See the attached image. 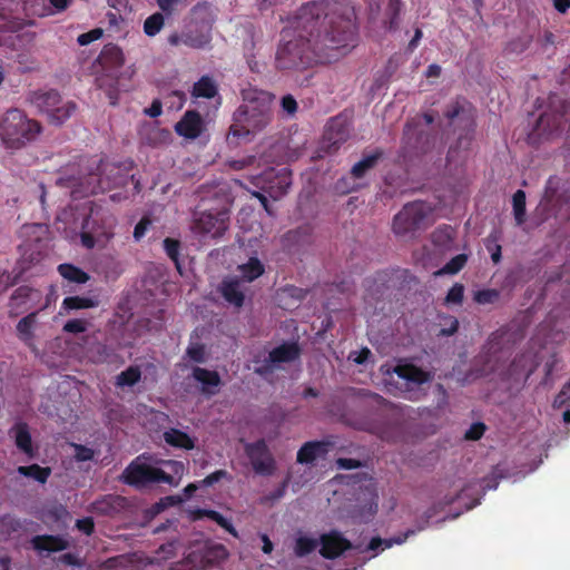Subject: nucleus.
<instances>
[{"mask_svg": "<svg viewBox=\"0 0 570 570\" xmlns=\"http://www.w3.org/2000/svg\"><path fill=\"white\" fill-rule=\"evenodd\" d=\"M355 11L346 0H313L302 4L281 32L275 52L279 71H305L338 58L355 39Z\"/></svg>", "mask_w": 570, "mask_h": 570, "instance_id": "nucleus-1", "label": "nucleus"}, {"mask_svg": "<svg viewBox=\"0 0 570 570\" xmlns=\"http://www.w3.org/2000/svg\"><path fill=\"white\" fill-rule=\"evenodd\" d=\"M273 99L274 96L264 90L244 91L243 104L233 114L228 138L238 140L265 129L274 117Z\"/></svg>", "mask_w": 570, "mask_h": 570, "instance_id": "nucleus-2", "label": "nucleus"}, {"mask_svg": "<svg viewBox=\"0 0 570 570\" xmlns=\"http://www.w3.org/2000/svg\"><path fill=\"white\" fill-rule=\"evenodd\" d=\"M193 20L185 26L184 30L173 32L167 41L173 47L184 45L191 49H203L212 41V28L214 17L209 4L197 3L191 9Z\"/></svg>", "mask_w": 570, "mask_h": 570, "instance_id": "nucleus-3", "label": "nucleus"}, {"mask_svg": "<svg viewBox=\"0 0 570 570\" xmlns=\"http://www.w3.org/2000/svg\"><path fill=\"white\" fill-rule=\"evenodd\" d=\"M41 126L38 121L29 119L19 109L8 110L0 126L1 138L10 149H20L36 139Z\"/></svg>", "mask_w": 570, "mask_h": 570, "instance_id": "nucleus-4", "label": "nucleus"}, {"mask_svg": "<svg viewBox=\"0 0 570 570\" xmlns=\"http://www.w3.org/2000/svg\"><path fill=\"white\" fill-rule=\"evenodd\" d=\"M252 184L259 189L258 191H253V196L271 214L266 194L273 199L283 197L292 185V171L286 167L281 169L267 168L262 174L254 176Z\"/></svg>", "mask_w": 570, "mask_h": 570, "instance_id": "nucleus-5", "label": "nucleus"}, {"mask_svg": "<svg viewBox=\"0 0 570 570\" xmlns=\"http://www.w3.org/2000/svg\"><path fill=\"white\" fill-rule=\"evenodd\" d=\"M98 61L104 70L110 75L108 77L101 76L97 78V86L105 89L110 105L115 106L118 102V73L125 63V56L121 48L115 43H107L104 46Z\"/></svg>", "mask_w": 570, "mask_h": 570, "instance_id": "nucleus-6", "label": "nucleus"}, {"mask_svg": "<svg viewBox=\"0 0 570 570\" xmlns=\"http://www.w3.org/2000/svg\"><path fill=\"white\" fill-rule=\"evenodd\" d=\"M115 218L104 212H94L81 224V245L88 249L105 246L114 237Z\"/></svg>", "mask_w": 570, "mask_h": 570, "instance_id": "nucleus-7", "label": "nucleus"}, {"mask_svg": "<svg viewBox=\"0 0 570 570\" xmlns=\"http://www.w3.org/2000/svg\"><path fill=\"white\" fill-rule=\"evenodd\" d=\"M122 480L126 484L137 489H144L150 484L166 483L177 485L174 475L168 474L160 468L146 463H139L138 459L129 463L122 472Z\"/></svg>", "mask_w": 570, "mask_h": 570, "instance_id": "nucleus-8", "label": "nucleus"}, {"mask_svg": "<svg viewBox=\"0 0 570 570\" xmlns=\"http://www.w3.org/2000/svg\"><path fill=\"white\" fill-rule=\"evenodd\" d=\"M299 355L301 348L296 342L283 343L273 348L264 360H262L259 355L254 356L253 362L257 364L254 367V373L266 377L274 372L278 364L294 362Z\"/></svg>", "mask_w": 570, "mask_h": 570, "instance_id": "nucleus-9", "label": "nucleus"}, {"mask_svg": "<svg viewBox=\"0 0 570 570\" xmlns=\"http://www.w3.org/2000/svg\"><path fill=\"white\" fill-rule=\"evenodd\" d=\"M429 207L423 202H412L394 216L393 232L397 236H406L416 232L426 218Z\"/></svg>", "mask_w": 570, "mask_h": 570, "instance_id": "nucleus-10", "label": "nucleus"}, {"mask_svg": "<svg viewBox=\"0 0 570 570\" xmlns=\"http://www.w3.org/2000/svg\"><path fill=\"white\" fill-rule=\"evenodd\" d=\"M227 549L220 543L204 544L188 553L185 566L190 570H206L227 558Z\"/></svg>", "mask_w": 570, "mask_h": 570, "instance_id": "nucleus-11", "label": "nucleus"}, {"mask_svg": "<svg viewBox=\"0 0 570 570\" xmlns=\"http://www.w3.org/2000/svg\"><path fill=\"white\" fill-rule=\"evenodd\" d=\"M245 453L257 474L272 475L275 472L276 462L264 439L247 443Z\"/></svg>", "mask_w": 570, "mask_h": 570, "instance_id": "nucleus-12", "label": "nucleus"}, {"mask_svg": "<svg viewBox=\"0 0 570 570\" xmlns=\"http://www.w3.org/2000/svg\"><path fill=\"white\" fill-rule=\"evenodd\" d=\"M228 222L229 216L226 210H219L216 213L204 212L195 218L193 229L195 233L217 238L223 236L227 230Z\"/></svg>", "mask_w": 570, "mask_h": 570, "instance_id": "nucleus-13", "label": "nucleus"}, {"mask_svg": "<svg viewBox=\"0 0 570 570\" xmlns=\"http://www.w3.org/2000/svg\"><path fill=\"white\" fill-rule=\"evenodd\" d=\"M42 297L39 289L27 285L18 287L11 295L9 302L10 315L18 316L38 306Z\"/></svg>", "mask_w": 570, "mask_h": 570, "instance_id": "nucleus-14", "label": "nucleus"}, {"mask_svg": "<svg viewBox=\"0 0 570 570\" xmlns=\"http://www.w3.org/2000/svg\"><path fill=\"white\" fill-rule=\"evenodd\" d=\"M318 544H321L320 554L328 560L336 559L353 548L351 541L336 530L323 533L320 537Z\"/></svg>", "mask_w": 570, "mask_h": 570, "instance_id": "nucleus-15", "label": "nucleus"}, {"mask_svg": "<svg viewBox=\"0 0 570 570\" xmlns=\"http://www.w3.org/2000/svg\"><path fill=\"white\" fill-rule=\"evenodd\" d=\"M350 137V128L346 119L341 116L333 117L325 127L323 142L326 145L327 151L334 153Z\"/></svg>", "mask_w": 570, "mask_h": 570, "instance_id": "nucleus-16", "label": "nucleus"}, {"mask_svg": "<svg viewBox=\"0 0 570 570\" xmlns=\"http://www.w3.org/2000/svg\"><path fill=\"white\" fill-rule=\"evenodd\" d=\"M365 431L376 435L379 439L390 443H397L403 439V424L396 421L382 419L366 423Z\"/></svg>", "mask_w": 570, "mask_h": 570, "instance_id": "nucleus-17", "label": "nucleus"}, {"mask_svg": "<svg viewBox=\"0 0 570 570\" xmlns=\"http://www.w3.org/2000/svg\"><path fill=\"white\" fill-rule=\"evenodd\" d=\"M444 116L451 122H453L456 118H460L465 122L468 130L464 135H461L458 138V146L468 148L473 139L474 134V121L472 116L466 112L464 106L459 100H455L448 106L446 110L444 111Z\"/></svg>", "mask_w": 570, "mask_h": 570, "instance_id": "nucleus-18", "label": "nucleus"}, {"mask_svg": "<svg viewBox=\"0 0 570 570\" xmlns=\"http://www.w3.org/2000/svg\"><path fill=\"white\" fill-rule=\"evenodd\" d=\"M176 132L187 139L198 138L204 130V120L196 110H187L175 125Z\"/></svg>", "mask_w": 570, "mask_h": 570, "instance_id": "nucleus-19", "label": "nucleus"}, {"mask_svg": "<svg viewBox=\"0 0 570 570\" xmlns=\"http://www.w3.org/2000/svg\"><path fill=\"white\" fill-rule=\"evenodd\" d=\"M9 435L14 439L16 446L29 459L37 456V450L32 444L29 425L26 422H17L9 430Z\"/></svg>", "mask_w": 570, "mask_h": 570, "instance_id": "nucleus-20", "label": "nucleus"}, {"mask_svg": "<svg viewBox=\"0 0 570 570\" xmlns=\"http://www.w3.org/2000/svg\"><path fill=\"white\" fill-rule=\"evenodd\" d=\"M429 135L419 129V122L415 119L406 121L403 129V142L415 150L416 153H424L426 150L423 139H428Z\"/></svg>", "mask_w": 570, "mask_h": 570, "instance_id": "nucleus-21", "label": "nucleus"}, {"mask_svg": "<svg viewBox=\"0 0 570 570\" xmlns=\"http://www.w3.org/2000/svg\"><path fill=\"white\" fill-rule=\"evenodd\" d=\"M35 550L41 552H59L69 548V542L61 535L40 534L31 539Z\"/></svg>", "mask_w": 570, "mask_h": 570, "instance_id": "nucleus-22", "label": "nucleus"}, {"mask_svg": "<svg viewBox=\"0 0 570 570\" xmlns=\"http://www.w3.org/2000/svg\"><path fill=\"white\" fill-rule=\"evenodd\" d=\"M31 102L45 114H49L53 110L55 106L61 102L60 94L55 89L38 90L32 92Z\"/></svg>", "mask_w": 570, "mask_h": 570, "instance_id": "nucleus-23", "label": "nucleus"}, {"mask_svg": "<svg viewBox=\"0 0 570 570\" xmlns=\"http://www.w3.org/2000/svg\"><path fill=\"white\" fill-rule=\"evenodd\" d=\"M190 519L193 521H198L204 518H208L212 521L216 522L220 528L226 530L228 533L233 534L234 537H237V531L232 524L229 520H227L223 514L215 510L209 509H194L189 512Z\"/></svg>", "mask_w": 570, "mask_h": 570, "instance_id": "nucleus-24", "label": "nucleus"}, {"mask_svg": "<svg viewBox=\"0 0 570 570\" xmlns=\"http://www.w3.org/2000/svg\"><path fill=\"white\" fill-rule=\"evenodd\" d=\"M222 296L229 304L242 307L245 301V295L240 291V283L238 278L225 279L220 285Z\"/></svg>", "mask_w": 570, "mask_h": 570, "instance_id": "nucleus-25", "label": "nucleus"}, {"mask_svg": "<svg viewBox=\"0 0 570 570\" xmlns=\"http://www.w3.org/2000/svg\"><path fill=\"white\" fill-rule=\"evenodd\" d=\"M37 315H38V312L29 313L28 315L22 317L16 326L17 336L19 337L20 341H22L29 347H33V340H35L33 330L37 324Z\"/></svg>", "mask_w": 570, "mask_h": 570, "instance_id": "nucleus-26", "label": "nucleus"}, {"mask_svg": "<svg viewBox=\"0 0 570 570\" xmlns=\"http://www.w3.org/2000/svg\"><path fill=\"white\" fill-rule=\"evenodd\" d=\"M326 452V443L309 441L304 443L297 452L296 460L301 464L313 463L321 454Z\"/></svg>", "mask_w": 570, "mask_h": 570, "instance_id": "nucleus-27", "label": "nucleus"}, {"mask_svg": "<svg viewBox=\"0 0 570 570\" xmlns=\"http://www.w3.org/2000/svg\"><path fill=\"white\" fill-rule=\"evenodd\" d=\"M163 438L164 441L173 448L184 450H193L195 448L194 439L186 432L175 428L166 430L163 434Z\"/></svg>", "mask_w": 570, "mask_h": 570, "instance_id": "nucleus-28", "label": "nucleus"}, {"mask_svg": "<svg viewBox=\"0 0 570 570\" xmlns=\"http://www.w3.org/2000/svg\"><path fill=\"white\" fill-rule=\"evenodd\" d=\"M400 379L406 380L415 384H423L431 380L429 372H425L421 367L413 364L397 365L394 370Z\"/></svg>", "mask_w": 570, "mask_h": 570, "instance_id": "nucleus-29", "label": "nucleus"}, {"mask_svg": "<svg viewBox=\"0 0 570 570\" xmlns=\"http://www.w3.org/2000/svg\"><path fill=\"white\" fill-rule=\"evenodd\" d=\"M194 98L212 99L218 96V86L216 81L209 76H202L190 90Z\"/></svg>", "mask_w": 570, "mask_h": 570, "instance_id": "nucleus-30", "label": "nucleus"}, {"mask_svg": "<svg viewBox=\"0 0 570 570\" xmlns=\"http://www.w3.org/2000/svg\"><path fill=\"white\" fill-rule=\"evenodd\" d=\"M191 376L203 385L204 393H215L209 387H218L222 384L220 376L217 371H210L204 367L195 366Z\"/></svg>", "mask_w": 570, "mask_h": 570, "instance_id": "nucleus-31", "label": "nucleus"}, {"mask_svg": "<svg viewBox=\"0 0 570 570\" xmlns=\"http://www.w3.org/2000/svg\"><path fill=\"white\" fill-rule=\"evenodd\" d=\"M383 157L382 149H375L373 153L363 155L362 159L354 164L351 169V175L353 178L360 179L365 176V174L374 168L380 159Z\"/></svg>", "mask_w": 570, "mask_h": 570, "instance_id": "nucleus-32", "label": "nucleus"}, {"mask_svg": "<svg viewBox=\"0 0 570 570\" xmlns=\"http://www.w3.org/2000/svg\"><path fill=\"white\" fill-rule=\"evenodd\" d=\"M122 183V176L115 177L112 181H109L107 178H104L96 174H91L88 177V185L86 186L85 193L92 195L104 193L107 189H110L111 187L121 185Z\"/></svg>", "mask_w": 570, "mask_h": 570, "instance_id": "nucleus-33", "label": "nucleus"}, {"mask_svg": "<svg viewBox=\"0 0 570 570\" xmlns=\"http://www.w3.org/2000/svg\"><path fill=\"white\" fill-rule=\"evenodd\" d=\"M455 230L450 225L439 226L431 235V240L441 250L451 249L454 242Z\"/></svg>", "mask_w": 570, "mask_h": 570, "instance_id": "nucleus-34", "label": "nucleus"}, {"mask_svg": "<svg viewBox=\"0 0 570 570\" xmlns=\"http://www.w3.org/2000/svg\"><path fill=\"white\" fill-rule=\"evenodd\" d=\"M238 272L243 281L250 283L265 273V266L257 257H250L247 263L238 266Z\"/></svg>", "mask_w": 570, "mask_h": 570, "instance_id": "nucleus-35", "label": "nucleus"}, {"mask_svg": "<svg viewBox=\"0 0 570 570\" xmlns=\"http://www.w3.org/2000/svg\"><path fill=\"white\" fill-rule=\"evenodd\" d=\"M76 108L77 106L73 101L60 102L48 114V120L50 124L59 126L71 117Z\"/></svg>", "mask_w": 570, "mask_h": 570, "instance_id": "nucleus-36", "label": "nucleus"}, {"mask_svg": "<svg viewBox=\"0 0 570 570\" xmlns=\"http://www.w3.org/2000/svg\"><path fill=\"white\" fill-rule=\"evenodd\" d=\"M58 272L70 283L85 284L89 281V275L73 264L63 263L58 266Z\"/></svg>", "mask_w": 570, "mask_h": 570, "instance_id": "nucleus-37", "label": "nucleus"}, {"mask_svg": "<svg viewBox=\"0 0 570 570\" xmlns=\"http://www.w3.org/2000/svg\"><path fill=\"white\" fill-rule=\"evenodd\" d=\"M17 472L23 476L32 478L41 484H45L51 474V469L42 468L39 464L20 465Z\"/></svg>", "mask_w": 570, "mask_h": 570, "instance_id": "nucleus-38", "label": "nucleus"}, {"mask_svg": "<svg viewBox=\"0 0 570 570\" xmlns=\"http://www.w3.org/2000/svg\"><path fill=\"white\" fill-rule=\"evenodd\" d=\"M414 533V530H407L406 532L390 539H381L380 537H374L371 539L367 546V550L375 551L380 547L391 548L393 547V544H401L405 542V540Z\"/></svg>", "mask_w": 570, "mask_h": 570, "instance_id": "nucleus-39", "label": "nucleus"}, {"mask_svg": "<svg viewBox=\"0 0 570 570\" xmlns=\"http://www.w3.org/2000/svg\"><path fill=\"white\" fill-rule=\"evenodd\" d=\"M98 305V301L91 297H82V296H68L63 298L61 308L71 311V309H85L91 308Z\"/></svg>", "mask_w": 570, "mask_h": 570, "instance_id": "nucleus-40", "label": "nucleus"}, {"mask_svg": "<svg viewBox=\"0 0 570 570\" xmlns=\"http://www.w3.org/2000/svg\"><path fill=\"white\" fill-rule=\"evenodd\" d=\"M165 17L161 12H154L144 21V32L148 37L157 36L165 26Z\"/></svg>", "mask_w": 570, "mask_h": 570, "instance_id": "nucleus-41", "label": "nucleus"}, {"mask_svg": "<svg viewBox=\"0 0 570 570\" xmlns=\"http://www.w3.org/2000/svg\"><path fill=\"white\" fill-rule=\"evenodd\" d=\"M141 379V371L138 366L131 365L116 377V385L119 387L134 386Z\"/></svg>", "mask_w": 570, "mask_h": 570, "instance_id": "nucleus-42", "label": "nucleus"}, {"mask_svg": "<svg viewBox=\"0 0 570 570\" xmlns=\"http://www.w3.org/2000/svg\"><path fill=\"white\" fill-rule=\"evenodd\" d=\"M525 193L518 189L512 196L513 215L518 226L525 222Z\"/></svg>", "mask_w": 570, "mask_h": 570, "instance_id": "nucleus-43", "label": "nucleus"}, {"mask_svg": "<svg viewBox=\"0 0 570 570\" xmlns=\"http://www.w3.org/2000/svg\"><path fill=\"white\" fill-rule=\"evenodd\" d=\"M164 249L167 256L174 262L178 273L183 274L179 261L180 242L175 238L167 237L164 239Z\"/></svg>", "mask_w": 570, "mask_h": 570, "instance_id": "nucleus-44", "label": "nucleus"}, {"mask_svg": "<svg viewBox=\"0 0 570 570\" xmlns=\"http://www.w3.org/2000/svg\"><path fill=\"white\" fill-rule=\"evenodd\" d=\"M468 262V255L465 254H459L454 257H452L439 272H436L438 275H454L459 273L466 264Z\"/></svg>", "mask_w": 570, "mask_h": 570, "instance_id": "nucleus-45", "label": "nucleus"}, {"mask_svg": "<svg viewBox=\"0 0 570 570\" xmlns=\"http://www.w3.org/2000/svg\"><path fill=\"white\" fill-rule=\"evenodd\" d=\"M402 7V0H389L386 14L389 17L387 26L390 30H395L399 27Z\"/></svg>", "mask_w": 570, "mask_h": 570, "instance_id": "nucleus-46", "label": "nucleus"}, {"mask_svg": "<svg viewBox=\"0 0 570 570\" xmlns=\"http://www.w3.org/2000/svg\"><path fill=\"white\" fill-rule=\"evenodd\" d=\"M554 407L566 406L567 410L563 412V421L570 423V382L567 383L559 394L556 396L553 402Z\"/></svg>", "mask_w": 570, "mask_h": 570, "instance_id": "nucleus-47", "label": "nucleus"}, {"mask_svg": "<svg viewBox=\"0 0 570 570\" xmlns=\"http://www.w3.org/2000/svg\"><path fill=\"white\" fill-rule=\"evenodd\" d=\"M186 356L195 363H205L207 360V351L205 344L199 342H190L186 348Z\"/></svg>", "mask_w": 570, "mask_h": 570, "instance_id": "nucleus-48", "label": "nucleus"}, {"mask_svg": "<svg viewBox=\"0 0 570 570\" xmlns=\"http://www.w3.org/2000/svg\"><path fill=\"white\" fill-rule=\"evenodd\" d=\"M318 546V540L307 538V537H299L296 540L295 544V554L297 557H305L309 553H312Z\"/></svg>", "mask_w": 570, "mask_h": 570, "instance_id": "nucleus-49", "label": "nucleus"}, {"mask_svg": "<svg viewBox=\"0 0 570 570\" xmlns=\"http://www.w3.org/2000/svg\"><path fill=\"white\" fill-rule=\"evenodd\" d=\"M500 296L499 291L489 288V289H481L475 292L474 294V301L478 304L485 305V304H493Z\"/></svg>", "mask_w": 570, "mask_h": 570, "instance_id": "nucleus-50", "label": "nucleus"}, {"mask_svg": "<svg viewBox=\"0 0 570 570\" xmlns=\"http://www.w3.org/2000/svg\"><path fill=\"white\" fill-rule=\"evenodd\" d=\"M153 226V219L149 216H142L141 219L136 224L134 228V239L140 242L149 228Z\"/></svg>", "mask_w": 570, "mask_h": 570, "instance_id": "nucleus-51", "label": "nucleus"}, {"mask_svg": "<svg viewBox=\"0 0 570 570\" xmlns=\"http://www.w3.org/2000/svg\"><path fill=\"white\" fill-rule=\"evenodd\" d=\"M464 296V286L455 283L448 292L445 302L448 304H461Z\"/></svg>", "mask_w": 570, "mask_h": 570, "instance_id": "nucleus-52", "label": "nucleus"}, {"mask_svg": "<svg viewBox=\"0 0 570 570\" xmlns=\"http://www.w3.org/2000/svg\"><path fill=\"white\" fill-rule=\"evenodd\" d=\"M102 35H104V30L101 28H95L88 32L81 33L78 37L77 41L80 46H88L91 42L100 39L102 37Z\"/></svg>", "mask_w": 570, "mask_h": 570, "instance_id": "nucleus-53", "label": "nucleus"}, {"mask_svg": "<svg viewBox=\"0 0 570 570\" xmlns=\"http://www.w3.org/2000/svg\"><path fill=\"white\" fill-rule=\"evenodd\" d=\"M86 330H87V322L85 320H80V318L69 320L63 325V331L66 333L78 334V333L86 332Z\"/></svg>", "mask_w": 570, "mask_h": 570, "instance_id": "nucleus-54", "label": "nucleus"}, {"mask_svg": "<svg viewBox=\"0 0 570 570\" xmlns=\"http://www.w3.org/2000/svg\"><path fill=\"white\" fill-rule=\"evenodd\" d=\"M158 8L160 9L159 12H161L166 17H171L178 4L180 3V0H155Z\"/></svg>", "mask_w": 570, "mask_h": 570, "instance_id": "nucleus-55", "label": "nucleus"}, {"mask_svg": "<svg viewBox=\"0 0 570 570\" xmlns=\"http://www.w3.org/2000/svg\"><path fill=\"white\" fill-rule=\"evenodd\" d=\"M485 431V425L481 422L473 423L470 429L465 432V439L471 441H478L482 438Z\"/></svg>", "mask_w": 570, "mask_h": 570, "instance_id": "nucleus-56", "label": "nucleus"}, {"mask_svg": "<svg viewBox=\"0 0 570 570\" xmlns=\"http://www.w3.org/2000/svg\"><path fill=\"white\" fill-rule=\"evenodd\" d=\"M75 450H76L75 458L79 462H86V461H90L94 459V455H95L94 450L86 445L77 444V445H75Z\"/></svg>", "mask_w": 570, "mask_h": 570, "instance_id": "nucleus-57", "label": "nucleus"}, {"mask_svg": "<svg viewBox=\"0 0 570 570\" xmlns=\"http://www.w3.org/2000/svg\"><path fill=\"white\" fill-rule=\"evenodd\" d=\"M76 528L86 535H91L95 531L94 519L91 517L79 519L76 521Z\"/></svg>", "mask_w": 570, "mask_h": 570, "instance_id": "nucleus-58", "label": "nucleus"}, {"mask_svg": "<svg viewBox=\"0 0 570 570\" xmlns=\"http://www.w3.org/2000/svg\"><path fill=\"white\" fill-rule=\"evenodd\" d=\"M281 106L289 116H293L297 110V101L292 95H285L281 100Z\"/></svg>", "mask_w": 570, "mask_h": 570, "instance_id": "nucleus-59", "label": "nucleus"}, {"mask_svg": "<svg viewBox=\"0 0 570 570\" xmlns=\"http://www.w3.org/2000/svg\"><path fill=\"white\" fill-rule=\"evenodd\" d=\"M336 465L338 469L352 470V469L361 468L362 463L360 460L352 459V458H338L336 460Z\"/></svg>", "mask_w": 570, "mask_h": 570, "instance_id": "nucleus-60", "label": "nucleus"}, {"mask_svg": "<svg viewBox=\"0 0 570 570\" xmlns=\"http://www.w3.org/2000/svg\"><path fill=\"white\" fill-rule=\"evenodd\" d=\"M228 476V473L226 470H217L210 474H208L203 481L202 484L205 487L213 485L220 481L222 479H225Z\"/></svg>", "mask_w": 570, "mask_h": 570, "instance_id": "nucleus-61", "label": "nucleus"}, {"mask_svg": "<svg viewBox=\"0 0 570 570\" xmlns=\"http://www.w3.org/2000/svg\"><path fill=\"white\" fill-rule=\"evenodd\" d=\"M288 482H289V478L287 476L279 485L277 489H275L273 492L269 493V495L267 497V499L272 500V501H275V500H279L282 499L284 495H285V492H286V489L288 487Z\"/></svg>", "mask_w": 570, "mask_h": 570, "instance_id": "nucleus-62", "label": "nucleus"}, {"mask_svg": "<svg viewBox=\"0 0 570 570\" xmlns=\"http://www.w3.org/2000/svg\"><path fill=\"white\" fill-rule=\"evenodd\" d=\"M58 561L62 564H66V566H80V561L78 559V557L73 553H63L59 557Z\"/></svg>", "mask_w": 570, "mask_h": 570, "instance_id": "nucleus-63", "label": "nucleus"}, {"mask_svg": "<svg viewBox=\"0 0 570 570\" xmlns=\"http://www.w3.org/2000/svg\"><path fill=\"white\" fill-rule=\"evenodd\" d=\"M441 75V67L436 63H432L426 68V78H436Z\"/></svg>", "mask_w": 570, "mask_h": 570, "instance_id": "nucleus-64", "label": "nucleus"}]
</instances>
